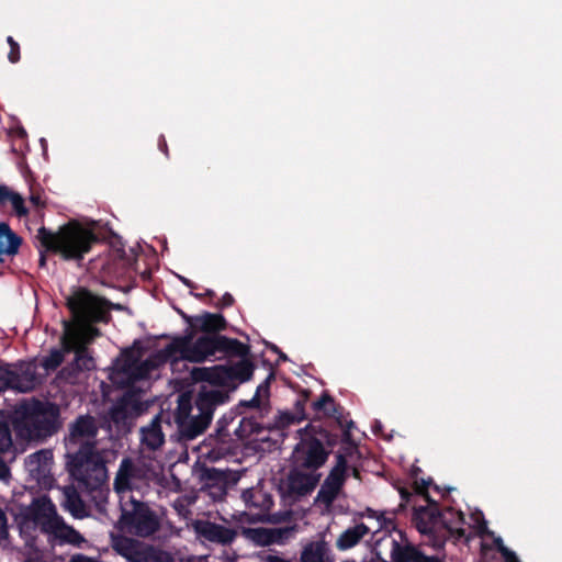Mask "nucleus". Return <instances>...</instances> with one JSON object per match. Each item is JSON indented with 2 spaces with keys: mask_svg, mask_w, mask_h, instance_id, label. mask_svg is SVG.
Wrapping results in <instances>:
<instances>
[{
  "mask_svg": "<svg viewBox=\"0 0 562 562\" xmlns=\"http://www.w3.org/2000/svg\"><path fill=\"white\" fill-rule=\"evenodd\" d=\"M99 420L90 415H78L68 424L64 438L65 465L70 477L89 492L100 490L108 481L106 461L97 448Z\"/></svg>",
  "mask_w": 562,
  "mask_h": 562,
  "instance_id": "obj_1",
  "label": "nucleus"
},
{
  "mask_svg": "<svg viewBox=\"0 0 562 562\" xmlns=\"http://www.w3.org/2000/svg\"><path fill=\"white\" fill-rule=\"evenodd\" d=\"M217 353L239 361L250 360V346L236 338L223 335H201L193 341V331L173 337L171 342L161 349L156 359L159 362H177L186 360L201 363Z\"/></svg>",
  "mask_w": 562,
  "mask_h": 562,
  "instance_id": "obj_2",
  "label": "nucleus"
},
{
  "mask_svg": "<svg viewBox=\"0 0 562 562\" xmlns=\"http://www.w3.org/2000/svg\"><path fill=\"white\" fill-rule=\"evenodd\" d=\"M355 423L349 420L340 434L325 427L319 418H313L297 430L299 442L292 452V463L296 468L316 472L323 468L338 443H351V429Z\"/></svg>",
  "mask_w": 562,
  "mask_h": 562,
  "instance_id": "obj_3",
  "label": "nucleus"
},
{
  "mask_svg": "<svg viewBox=\"0 0 562 562\" xmlns=\"http://www.w3.org/2000/svg\"><path fill=\"white\" fill-rule=\"evenodd\" d=\"M66 305L76 323V325L72 324V331H75L78 337L76 348L72 350L75 352L74 366L79 371L92 370L94 368V360L85 346L79 326L87 327L93 334L99 335V329L91 325L95 323H106L109 321L110 303L105 299L94 295L86 288H78L72 295L67 297Z\"/></svg>",
  "mask_w": 562,
  "mask_h": 562,
  "instance_id": "obj_4",
  "label": "nucleus"
},
{
  "mask_svg": "<svg viewBox=\"0 0 562 562\" xmlns=\"http://www.w3.org/2000/svg\"><path fill=\"white\" fill-rule=\"evenodd\" d=\"M40 267L46 265V252L58 254L65 260L79 261L83 259L92 246L100 241V237L76 221H71L54 233L42 226L37 229Z\"/></svg>",
  "mask_w": 562,
  "mask_h": 562,
  "instance_id": "obj_5",
  "label": "nucleus"
},
{
  "mask_svg": "<svg viewBox=\"0 0 562 562\" xmlns=\"http://www.w3.org/2000/svg\"><path fill=\"white\" fill-rule=\"evenodd\" d=\"M12 426L19 439L43 441L59 430L60 408L49 401H23L14 409Z\"/></svg>",
  "mask_w": 562,
  "mask_h": 562,
  "instance_id": "obj_6",
  "label": "nucleus"
},
{
  "mask_svg": "<svg viewBox=\"0 0 562 562\" xmlns=\"http://www.w3.org/2000/svg\"><path fill=\"white\" fill-rule=\"evenodd\" d=\"M19 516L22 524L33 522L42 532L53 535L67 543L80 546L85 541L79 531L64 521L57 514L56 506L45 495L33 497L30 505L20 508Z\"/></svg>",
  "mask_w": 562,
  "mask_h": 562,
  "instance_id": "obj_7",
  "label": "nucleus"
},
{
  "mask_svg": "<svg viewBox=\"0 0 562 562\" xmlns=\"http://www.w3.org/2000/svg\"><path fill=\"white\" fill-rule=\"evenodd\" d=\"M255 364L251 360L237 361L232 366L196 367L191 370V379L195 383H206L212 390L227 392L235 391L239 384L252 378Z\"/></svg>",
  "mask_w": 562,
  "mask_h": 562,
  "instance_id": "obj_8",
  "label": "nucleus"
},
{
  "mask_svg": "<svg viewBox=\"0 0 562 562\" xmlns=\"http://www.w3.org/2000/svg\"><path fill=\"white\" fill-rule=\"evenodd\" d=\"M228 400L227 392L202 386L194 401L198 413L179 422L177 426L179 439L190 441L202 435L211 424L216 407L225 404Z\"/></svg>",
  "mask_w": 562,
  "mask_h": 562,
  "instance_id": "obj_9",
  "label": "nucleus"
},
{
  "mask_svg": "<svg viewBox=\"0 0 562 562\" xmlns=\"http://www.w3.org/2000/svg\"><path fill=\"white\" fill-rule=\"evenodd\" d=\"M430 482L431 480L426 481L424 479L414 482L415 492L424 496L428 505L414 507L413 522L422 535L428 537L430 546L439 550L445 547V536L442 532L447 533V530L445 531L440 528L439 505L428 494L427 490Z\"/></svg>",
  "mask_w": 562,
  "mask_h": 562,
  "instance_id": "obj_10",
  "label": "nucleus"
},
{
  "mask_svg": "<svg viewBox=\"0 0 562 562\" xmlns=\"http://www.w3.org/2000/svg\"><path fill=\"white\" fill-rule=\"evenodd\" d=\"M119 526L121 530L139 538H148L160 529V519L155 510L145 502L130 496L121 503Z\"/></svg>",
  "mask_w": 562,
  "mask_h": 562,
  "instance_id": "obj_11",
  "label": "nucleus"
},
{
  "mask_svg": "<svg viewBox=\"0 0 562 562\" xmlns=\"http://www.w3.org/2000/svg\"><path fill=\"white\" fill-rule=\"evenodd\" d=\"M8 203L11 204L14 215L19 218L27 216L29 209L23 196L0 183V207ZM22 243V237L14 233L8 223L0 222V265L4 262V256L18 255Z\"/></svg>",
  "mask_w": 562,
  "mask_h": 562,
  "instance_id": "obj_12",
  "label": "nucleus"
},
{
  "mask_svg": "<svg viewBox=\"0 0 562 562\" xmlns=\"http://www.w3.org/2000/svg\"><path fill=\"white\" fill-rule=\"evenodd\" d=\"M148 471L147 469L132 460L131 458H123L114 479V491L117 494H124L134 490L139 491L143 486L147 485Z\"/></svg>",
  "mask_w": 562,
  "mask_h": 562,
  "instance_id": "obj_13",
  "label": "nucleus"
},
{
  "mask_svg": "<svg viewBox=\"0 0 562 562\" xmlns=\"http://www.w3.org/2000/svg\"><path fill=\"white\" fill-rule=\"evenodd\" d=\"M236 415L233 412L225 413L216 423L215 435L210 436L203 442L201 449L203 454L210 461H217L228 453L227 443L231 438L228 426L235 420Z\"/></svg>",
  "mask_w": 562,
  "mask_h": 562,
  "instance_id": "obj_14",
  "label": "nucleus"
},
{
  "mask_svg": "<svg viewBox=\"0 0 562 562\" xmlns=\"http://www.w3.org/2000/svg\"><path fill=\"white\" fill-rule=\"evenodd\" d=\"M11 368L13 375V391L20 393H30L35 391L46 379V374L37 372V363L35 359L30 361H19L11 364Z\"/></svg>",
  "mask_w": 562,
  "mask_h": 562,
  "instance_id": "obj_15",
  "label": "nucleus"
},
{
  "mask_svg": "<svg viewBox=\"0 0 562 562\" xmlns=\"http://www.w3.org/2000/svg\"><path fill=\"white\" fill-rule=\"evenodd\" d=\"M77 340V334L72 331V323L64 322V334L60 338L61 348H53L48 356L41 359L40 366L45 370L43 374L47 375L59 368L65 360V355L72 352L76 348Z\"/></svg>",
  "mask_w": 562,
  "mask_h": 562,
  "instance_id": "obj_16",
  "label": "nucleus"
},
{
  "mask_svg": "<svg viewBox=\"0 0 562 562\" xmlns=\"http://www.w3.org/2000/svg\"><path fill=\"white\" fill-rule=\"evenodd\" d=\"M180 314L191 327L184 335L193 331L194 337L198 330L203 333V335H220V333L227 327V321L222 314H213L210 312H203L201 315L195 316H189L183 312ZM194 340L193 338V341Z\"/></svg>",
  "mask_w": 562,
  "mask_h": 562,
  "instance_id": "obj_17",
  "label": "nucleus"
},
{
  "mask_svg": "<svg viewBox=\"0 0 562 562\" xmlns=\"http://www.w3.org/2000/svg\"><path fill=\"white\" fill-rule=\"evenodd\" d=\"M294 467L289 471L286 477L288 493L293 496H305L314 491L321 480V474L312 471H303Z\"/></svg>",
  "mask_w": 562,
  "mask_h": 562,
  "instance_id": "obj_18",
  "label": "nucleus"
},
{
  "mask_svg": "<svg viewBox=\"0 0 562 562\" xmlns=\"http://www.w3.org/2000/svg\"><path fill=\"white\" fill-rule=\"evenodd\" d=\"M123 357L124 363L121 370L133 382L146 379L157 367V362L153 359L139 361V355H136L133 349L124 350Z\"/></svg>",
  "mask_w": 562,
  "mask_h": 562,
  "instance_id": "obj_19",
  "label": "nucleus"
},
{
  "mask_svg": "<svg viewBox=\"0 0 562 562\" xmlns=\"http://www.w3.org/2000/svg\"><path fill=\"white\" fill-rule=\"evenodd\" d=\"M463 524L464 514L461 510H457L453 507H446L443 510H440L439 525L445 531L447 530V533L442 532L445 543L451 538L454 540L467 538L465 529L462 528Z\"/></svg>",
  "mask_w": 562,
  "mask_h": 562,
  "instance_id": "obj_20",
  "label": "nucleus"
},
{
  "mask_svg": "<svg viewBox=\"0 0 562 562\" xmlns=\"http://www.w3.org/2000/svg\"><path fill=\"white\" fill-rule=\"evenodd\" d=\"M347 476L348 473L331 468L317 493L316 499L327 506L331 505L339 495Z\"/></svg>",
  "mask_w": 562,
  "mask_h": 562,
  "instance_id": "obj_21",
  "label": "nucleus"
},
{
  "mask_svg": "<svg viewBox=\"0 0 562 562\" xmlns=\"http://www.w3.org/2000/svg\"><path fill=\"white\" fill-rule=\"evenodd\" d=\"M195 529L204 539L224 546L231 544L236 538V531L232 528L211 521L200 522L196 525Z\"/></svg>",
  "mask_w": 562,
  "mask_h": 562,
  "instance_id": "obj_22",
  "label": "nucleus"
},
{
  "mask_svg": "<svg viewBox=\"0 0 562 562\" xmlns=\"http://www.w3.org/2000/svg\"><path fill=\"white\" fill-rule=\"evenodd\" d=\"M140 445L145 450L156 451L165 443L161 428V416L156 415L151 422L140 428Z\"/></svg>",
  "mask_w": 562,
  "mask_h": 562,
  "instance_id": "obj_23",
  "label": "nucleus"
},
{
  "mask_svg": "<svg viewBox=\"0 0 562 562\" xmlns=\"http://www.w3.org/2000/svg\"><path fill=\"white\" fill-rule=\"evenodd\" d=\"M311 406L316 414L323 413L326 417H333L341 431L347 427L348 422L344 419L342 407L327 392H324Z\"/></svg>",
  "mask_w": 562,
  "mask_h": 562,
  "instance_id": "obj_24",
  "label": "nucleus"
},
{
  "mask_svg": "<svg viewBox=\"0 0 562 562\" xmlns=\"http://www.w3.org/2000/svg\"><path fill=\"white\" fill-rule=\"evenodd\" d=\"M329 553L330 550L325 541H313L302 550L300 562H334Z\"/></svg>",
  "mask_w": 562,
  "mask_h": 562,
  "instance_id": "obj_25",
  "label": "nucleus"
},
{
  "mask_svg": "<svg viewBox=\"0 0 562 562\" xmlns=\"http://www.w3.org/2000/svg\"><path fill=\"white\" fill-rule=\"evenodd\" d=\"M63 507L68 510L75 518H83L88 515L86 505L74 486H65Z\"/></svg>",
  "mask_w": 562,
  "mask_h": 562,
  "instance_id": "obj_26",
  "label": "nucleus"
},
{
  "mask_svg": "<svg viewBox=\"0 0 562 562\" xmlns=\"http://www.w3.org/2000/svg\"><path fill=\"white\" fill-rule=\"evenodd\" d=\"M202 488H217L221 494L225 491L226 473L215 468L203 467L199 472Z\"/></svg>",
  "mask_w": 562,
  "mask_h": 562,
  "instance_id": "obj_27",
  "label": "nucleus"
},
{
  "mask_svg": "<svg viewBox=\"0 0 562 562\" xmlns=\"http://www.w3.org/2000/svg\"><path fill=\"white\" fill-rule=\"evenodd\" d=\"M370 532V529L363 522L346 529L337 539L336 547L345 551L357 546L360 540Z\"/></svg>",
  "mask_w": 562,
  "mask_h": 562,
  "instance_id": "obj_28",
  "label": "nucleus"
},
{
  "mask_svg": "<svg viewBox=\"0 0 562 562\" xmlns=\"http://www.w3.org/2000/svg\"><path fill=\"white\" fill-rule=\"evenodd\" d=\"M135 562H175L172 554L151 544L143 543Z\"/></svg>",
  "mask_w": 562,
  "mask_h": 562,
  "instance_id": "obj_29",
  "label": "nucleus"
},
{
  "mask_svg": "<svg viewBox=\"0 0 562 562\" xmlns=\"http://www.w3.org/2000/svg\"><path fill=\"white\" fill-rule=\"evenodd\" d=\"M143 543L131 538H122L114 544L115 550L130 562H135L139 555Z\"/></svg>",
  "mask_w": 562,
  "mask_h": 562,
  "instance_id": "obj_30",
  "label": "nucleus"
},
{
  "mask_svg": "<svg viewBox=\"0 0 562 562\" xmlns=\"http://www.w3.org/2000/svg\"><path fill=\"white\" fill-rule=\"evenodd\" d=\"M110 256L115 260L122 262L123 267L131 266L135 261L134 254H127L122 239L114 235L113 240L110 243Z\"/></svg>",
  "mask_w": 562,
  "mask_h": 562,
  "instance_id": "obj_31",
  "label": "nucleus"
},
{
  "mask_svg": "<svg viewBox=\"0 0 562 562\" xmlns=\"http://www.w3.org/2000/svg\"><path fill=\"white\" fill-rule=\"evenodd\" d=\"M119 401L122 402V404L125 405L135 416H138L144 411L140 391L130 389Z\"/></svg>",
  "mask_w": 562,
  "mask_h": 562,
  "instance_id": "obj_32",
  "label": "nucleus"
},
{
  "mask_svg": "<svg viewBox=\"0 0 562 562\" xmlns=\"http://www.w3.org/2000/svg\"><path fill=\"white\" fill-rule=\"evenodd\" d=\"M402 551L406 562H442L441 559L435 555H426L417 547L407 543L402 546Z\"/></svg>",
  "mask_w": 562,
  "mask_h": 562,
  "instance_id": "obj_33",
  "label": "nucleus"
},
{
  "mask_svg": "<svg viewBox=\"0 0 562 562\" xmlns=\"http://www.w3.org/2000/svg\"><path fill=\"white\" fill-rule=\"evenodd\" d=\"M13 450L12 430L9 423L0 418V454H5Z\"/></svg>",
  "mask_w": 562,
  "mask_h": 562,
  "instance_id": "obj_34",
  "label": "nucleus"
},
{
  "mask_svg": "<svg viewBox=\"0 0 562 562\" xmlns=\"http://www.w3.org/2000/svg\"><path fill=\"white\" fill-rule=\"evenodd\" d=\"M244 533L256 543L261 546L272 544L273 538H271L270 529H266L262 527L259 528H247L244 529Z\"/></svg>",
  "mask_w": 562,
  "mask_h": 562,
  "instance_id": "obj_35",
  "label": "nucleus"
},
{
  "mask_svg": "<svg viewBox=\"0 0 562 562\" xmlns=\"http://www.w3.org/2000/svg\"><path fill=\"white\" fill-rule=\"evenodd\" d=\"M262 429H263V427L259 423H257V422H255V420H252L250 418L244 417L239 422V425L235 429L234 432H235V435L237 437L244 438V437H246L247 435H250V434H257L258 435V434L261 432Z\"/></svg>",
  "mask_w": 562,
  "mask_h": 562,
  "instance_id": "obj_36",
  "label": "nucleus"
},
{
  "mask_svg": "<svg viewBox=\"0 0 562 562\" xmlns=\"http://www.w3.org/2000/svg\"><path fill=\"white\" fill-rule=\"evenodd\" d=\"M135 416L122 402L117 401L116 404L110 409V417L115 424L125 423L128 418Z\"/></svg>",
  "mask_w": 562,
  "mask_h": 562,
  "instance_id": "obj_37",
  "label": "nucleus"
},
{
  "mask_svg": "<svg viewBox=\"0 0 562 562\" xmlns=\"http://www.w3.org/2000/svg\"><path fill=\"white\" fill-rule=\"evenodd\" d=\"M345 445L348 446V447L345 448V452H340L339 451L336 454V462H335V465L333 468L348 473L347 456L351 454L352 451L357 449V445H356V442L353 441L352 438H351V443H345Z\"/></svg>",
  "mask_w": 562,
  "mask_h": 562,
  "instance_id": "obj_38",
  "label": "nucleus"
},
{
  "mask_svg": "<svg viewBox=\"0 0 562 562\" xmlns=\"http://www.w3.org/2000/svg\"><path fill=\"white\" fill-rule=\"evenodd\" d=\"M311 391L305 390L303 391L297 398L294 402V413L299 415V420H305L308 418V416L305 413V406L310 398Z\"/></svg>",
  "mask_w": 562,
  "mask_h": 562,
  "instance_id": "obj_39",
  "label": "nucleus"
},
{
  "mask_svg": "<svg viewBox=\"0 0 562 562\" xmlns=\"http://www.w3.org/2000/svg\"><path fill=\"white\" fill-rule=\"evenodd\" d=\"M11 364L0 367V392L13 390Z\"/></svg>",
  "mask_w": 562,
  "mask_h": 562,
  "instance_id": "obj_40",
  "label": "nucleus"
},
{
  "mask_svg": "<svg viewBox=\"0 0 562 562\" xmlns=\"http://www.w3.org/2000/svg\"><path fill=\"white\" fill-rule=\"evenodd\" d=\"M192 409H193V407H192L190 401L181 400L179 402V405L175 413V422H176L177 426L179 425V422L184 420V419L189 418L190 416H192V414H191Z\"/></svg>",
  "mask_w": 562,
  "mask_h": 562,
  "instance_id": "obj_41",
  "label": "nucleus"
},
{
  "mask_svg": "<svg viewBox=\"0 0 562 562\" xmlns=\"http://www.w3.org/2000/svg\"><path fill=\"white\" fill-rule=\"evenodd\" d=\"M7 42L10 46V50L8 54V59L12 64H16L21 56H20V45L18 42L14 41L12 36H8Z\"/></svg>",
  "mask_w": 562,
  "mask_h": 562,
  "instance_id": "obj_42",
  "label": "nucleus"
},
{
  "mask_svg": "<svg viewBox=\"0 0 562 562\" xmlns=\"http://www.w3.org/2000/svg\"><path fill=\"white\" fill-rule=\"evenodd\" d=\"M496 543L498 546V551L504 557L505 562H520L516 553L503 544L501 538L496 540Z\"/></svg>",
  "mask_w": 562,
  "mask_h": 562,
  "instance_id": "obj_43",
  "label": "nucleus"
},
{
  "mask_svg": "<svg viewBox=\"0 0 562 562\" xmlns=\"http://www.w3.org/2000/svg\"><path fill=\"white\" fill-rule=\"evenodd\" d=\"M274 379V373L271 372L263 382H261L257 390H256V395H258L260 398L262 396L265 397H269V394H270V383L271 381Z\"/></svg>",
  "mask_w": 562,
  "mask_h": 562,
  "instance_id": "obj_44",
  "label": "nucleus"
},
{
  "mask_svg": "<svg viewBox=\"0 0 562 562\" xmlns=\"http://www.w3.org/2000/svg\"><path fill=\"white\" fill-rule=\"evenodd\" d=\"M297 418L299 415L295 414L294 412H284L280 415L279 426L285 427L291 424L301 423L302 420H299Z\"/></svg>",
  "mask_w": 562,
  "mask_h": 562,
  "instance_id": "obj_45",
  "label": "nucleus"
},
{
  "mask_svg": "<svg viewBox=\"0 0 562 562\" xmlns=\"http://www.w3.org/2000/svg\"><path fill=\"white\" fill-rule=\"evenodd\" d=\"M9 530H8V518L3 509L0 507V543L8 539Z\"/></svg>",
  "mask_w": 562,
  "mask_h": 562,
  "instance_id": "obj_46",
  "label": "nucleus"
},
{
  "mask_svg": "<svg viewBox=\"0 0 562 562\" xmlns=\"http://www.w3.org/2000/svg\"><path fill=\"white\" fill-rule=\"evenodd\" d=\"M271 531V538L276 539L273 540V543H283L285 539L290 536L289 529H270Z\"/></svg>",
  "mask_w": 562,
  "mask_h": 562,
  "instance_id": "obj_47",
  "label": "nucleus"
},
{
  "mask_svg": "<svg viewBox=\"0 0 562 562\" xmlns=\"http://www.w3.org/2000/svg\"><path fill=\"white\" fill-rule=\"evenodd\" d=\"M235 300L231 293H225L220 302L216 304L218 308L229 307L234 304Z\"/></svg>",
  "mask_w": 562,
  "mask_h": 562,
  "instance_id": "obj_48",
  "label": "nucleus"
},
{
  "mask_svg": "<svg viewBox=\"0 0 562 562\" xmlns=\"http://www.w3.org/2000/svg\"><path fill=\"white\" fill-rule=\"evenodd\" d=\"M10 476V469L5 462L0 458V479L5 480Z\"/></svg>",
  "mask_w": 562,
  "mask_h": 562,
  "instance_id": "obj_49",
  "label": "nucleus"
},
{
  "mask_svg": "<svg viewBox=\"0 0 562 562\" xmlns=\"http://www.w3.org/2000/svg\"><path fill=\"white\" fill-rule=\"evenodd\" d=\"M252 496H254V493H252V491H251V490H247V491H245V492L243 493V498H244V501H245L248 505L254 506V507H258V504H257V503H255V502L252 501Z\"/></svg>",
  "mask_w": 562,
  "mask_h": 562,
  "instance_id": "obj_50",
  "label": "nucleus"
},
{
  "mask_svg": "<svg viewBox=\"0 0 562 562\" xmlns=\"http://www.w3.org/2000/svg\"><path fill=\"white\" fill-rule=\"evenodd\" d=\"M158 147L167 157L169 156L168 145H167L165 136H162V135L159 137Z\"/></svg>",
  "mask_w": 562,
  "mask_h": 562,
  "instance_id": "obj_51",
  "label": "nucleus"
},
{
  "mask_svg": "<svg viewBox=\"0 0 562 562\" xmlns=\"http://www.w3.org/2000/svg\"><path fill=\"white\" fill-rule=\"evenodd\" d=\"M265 562H291L289 560H285L277 554H268L263 558Z\"/></svg>",
  "mask_w": 562,
  "mask_h": 562,
  "instance_id": "obj_52",
  "label": "nucleus"
},
{
  "mask_svg": "<svg viewBox=\"0 0 562 562\" xmlns=\"http://www.w3.org/2000/svg\"><path fill=\"white\" fill-rule=\"evenodd\" d=\"M12 134L21 140H24L27 136V133L23 127H18L16 130L12 131Z\"/></svg>",
  "mask_w": 562,
  "mask_h": 562,
  "instance_id": "obj_53",
  "label": "nucleus"
},
{
  "mask_svg": "<svg viewBox=\"0 0 562 562\" xmlns=\"http://www.w3.org/2000/svg\"><path fill=\"white\" fill-rule=\"evenodd\" d=\"M249 407L259 408L261 405V398L258 395H254V397L246 403Z\"/></svg>",
  "mask_w": 562,
  "mask_h": 562,
  "instance_id": "obj_54",
  "label": "nucleus"
},
{
  "mask_svg": "<svg viewBox=\"0 0 562 562\" xmlns=\"http://www.w3.org/2000/svg\"><path fill=\"white\" fill-rule=\"evenodd\" d=\"M205 558H201V557H188L187 559H181L180 562H203Z\"/></svg>",
  "mask_w": 562,
  "mask_h": 562,
  "instance_id": "obj_55",
  "label": "nucleus"
},
{
  "mask_svg": "<svg viewBox=\"0 0 562 562\" xmlns=\"http://www.w3.org/2000/svg\"><path fill=\"white\" fill-rule=\"evenodd\" d=\"M30 201H31V203H32L33 205H35V206H40V205L42 204V201H41L40 195H34V194H32V195L30 196Z\"/></svg>",
  "mask_w": 562,
  "mask_h": 562,
  "instance_id": "obj_56",
  "label": "nucleus"
},
{
  "mask_svg": "<svg viewBox=\"0 0 562 562\" xmlns=\"http://www.w3.org/2000/svg\"><path fill=\"white\" fill-rule=\"evenodd\" d=\"M366 516L369 518H378V520H380V517L376 515V512L373 510L372 508L366 509Z\"/></svg>",
  "mask_w": 562,
  "mask_h": 562,
  "instance_id": "obj_57",
  "label": "nucleus"
},
{
  "mask_svg": "<svg viewBox=\"0 0 562 562\" xmlns=\"http://www.w3.org/2000/svg\"><path fill=\"white\" fill-rule=\"evenodd\" d=\"M409 496H411V494H409V492H408V491H406V490H402V491H401V498H402L403 501L407 502V501L409 499Z\"/></svg>",
  "mask_w": 562,
  "mask_h": 562,
  "instance_id": "obj_58",
  "label": "nucleus"
},
{
  "mask_svg": "<svg viewBox=\"0 0 562 562\" xmlns=\"http://www.w3.org/2000/svg\"><path fill=\"white\" fill-rule=\"evenodd\" d=\"M267 346H268V348H269L271 351H273V352H276V353L280 352V350H281L278 346H276V345H273V344H268Z\"/></svg>",
  "mask_w": 562,
  "mask_h": 562,
  "instance_id": "obj_59",
  "label": "nucleus"
},
{
  "mask_svg": "<svg viewBox=\"0 0 562 562\" xmlns=\"http://www.w3.org/2000/svg\"><path fill=\"white\" fill-rule=\"evenodd\" d=\"M278 355H279V360L280 361L284 362V361L288 360V356L284 352H282L281 350H280V352H278Z\"/></svg>",
  "mask_w": 562,
  "mask_h": 562,
  "instance_id": "obj_60",
  "label": "nucleus"
},
{
  "mask_svg": "<svg viewBox=\"0 0 562 562\" xmlns=\"http://www.w3.org/2000/svg\"><path fill=\"white\" fill-rule=\"evenodd\" d=\"M352 474H353L355 477H359L360 476V473H359L358 469H356V468L352 469Z\"/></svg>",
  "mask_w": 562,
  "mask_h": 562,
  "instance_id": "obj_61",
  "label": "nucleus"
},
{
  "mask_svg": "<svg viewBox=\"0 0 562 562\" xmlns=\"http://www.w3.org/2000/svg\"><path fill=\"white\" fill-rule=\"evenodd\" d=\"M24 562H38V560L35 558H27L24 560Z\"/></svg>",
  "mask_w": 562,
  "mask_h": 562,
  "instance_id": "obj_62",
  "label": "nucleus"
},
{
  "mask_svg": "<svg viewBox=\"0 0 562 562\" xmlns=\"http://www.w3.org/2000/svg\"><path fill=\"white\" fill-rule=\"evenodd\" d=\"M486 530V522L483 521L482 526H481V532H484Z\"/></svg>",
  "mask_w": 562,
  "mask_h": 562,
  "instance_id": "obj_63",
  "label": "nucleus"
},
{
  "mask_svg": "<svg viewBox=\"0 0 562 562\" xmlns=\"http://www.w3.org/2000/svg\"><path fill=\"white\" fill-rule=\"evenodd\" d=\"M205 294L209 296H214V292L212 290H207Z\"/></svg>",
  "mask_w": 562,
  "mask_h": 562,
  "instance_id": "obj_64",
  "label": "nucleus"
}]
</instances>
